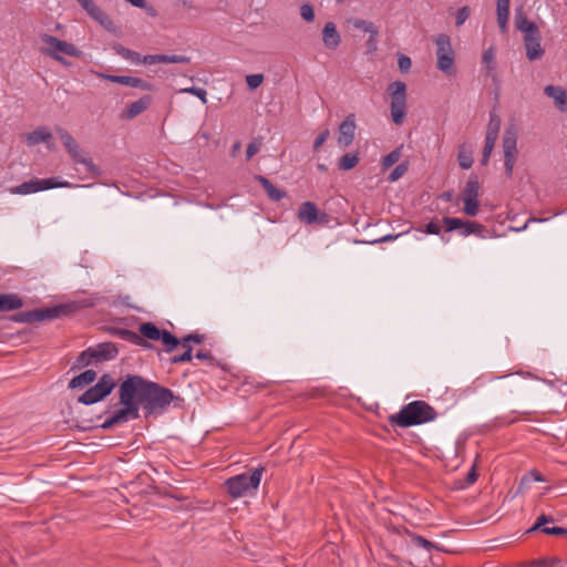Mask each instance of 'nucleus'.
<instances>
[{
  "mask_svg": "<svg viewBox=\"0 0 567 567\" xmlns=\"http://www.w3.org/2000/svg\"><path fill=\"white\" fill-rule=\"evenodd\" d=\"M118 399L122 408L107 416L96 427L110 430L117 424L136 420L140 417V406L143 408L146 415L162 412L172 403L175 394L172 390L141 375L127 374L120 384Z\"/></svg>",
  "mask_w": 567,
  "mask_h": 567,
  "instance_id": "obj_1",
  "label": "nucleus"
},
{
  "mask_svg": "<svg viewBox=\"0 0 567 567\" xmlns=\"http://www.w3.org/2000/svg\"><path fill=\"white\" fill-rule=\"evenodd\" d=\"M437 413L426 401L416 400L402 406L399 413L389 416V422L400 427H410L434 421Z\"/></svg>",
  "mask_w": 567,
  "mask_h": 567,
  "instance_id": "obj_2",
  "label": "nucleus"
},
{
  "mask_svg": "<svg viewBox=\"0 0 567 567\" xmlns=\"http://www.w3.org/2000/svg\"><path fill=\"white\" fill-rule=\"evenodd\" d=\"M494 381H497L496 392L503 400L513 399L525 389V383L513 373L499 377H496L493 373L483 374L475 379L473 385L475 388H481L485 385V383Z\"/></svg>",
  "mask_w": 567,
  "mask_h": 567,
  "instance_id": "obj_3",
  "label": "nucleus"
},
{
  "mask_svg": "<svg viewBox=\"0 0 567 567\" xmlns=\"http://www.w3.org/2000/svg\"><path fill=\"white\" fill-rule=\"evenodd\" d=\"M262 467L255 468L251 473H241L225 482L227 491L233 498L244 497L259 486Z\"/></svg>",
  "mask_w": 567,
  "mask_h": 567,
  "instance_id": "obj_4",
  "label": "nucleus"
},
{
  "mask_svg": "<svg viewBox=\"0 0 567 567\" xmlns=\"http://www.w3.org/2000/svg\"><path fill=\"white\" fill-rule=\"evenodd\" d=\"M41 40L45 44V47L41 49V52L63 65H70V62L66 61L61 53L75 58L81 55V51L74 44L60 40L56 37L42 34Z\"/></svg>",
  "mask_w": 567,
  "mask_h": 567,
  "instance_id": "obj_5",
  "label": "nucleus"
},
{
  "mask_svg": "<svg viewBox=\"0 0 567 567\" xmlns=\"http://www.w3.org/2000/svg\"><path fill=\"white\" fill-rule=\"evenodd\" d=\"M391 95V116L396 125L404 122L406 109V85L404 82L395 81L389 85Z\"/></svg>",
  "mask_w": 567,
  "mask_h": 567,
  "instance_id": "obj_6",
  "label": "nucleus"
},
{
  "mask_svg": "<svg viewBox=\"0 0 567 567\" xmlns=\"http://www.w3.org/2000/svg\"><path fill=\"white\" fill-rule=\"evenodd\" d=\"M115 385L116 383L114 379L110 374L105 373L99 379L95 385L91 386L82 395H80L78 401L85 405L100 402L109 394H111Z\"/></svg>",
  "mask_w": 567,
  "mask_h": 567,
  "instance_id": "obj_7",
  "label": "nucleus"
},
{
  "mask_svg": "<svg viewBox=\"0 0 567 567\" xmlns=\"http://www.w3.org/2000/svg\"><path fill=\"white\" fill-rule=\"evenodd\" d=\"M437 69L443 73L451 75L454 73V51L451 44V38L441 33L435 38Z\"/></svg>",
  "mask_w": 567,
  "mask_h": 567,
  "instance_id": "obj_8",
  "label": "nucleus"
},
{
  "mask_svg": "<svg viewBox=\"0 0 567 567\" xmlns=\"http://www.w3.org/2000/svg\"><path fill=\"white\" fill-rule=\"evenodd\" d=\"M502 146L505 173L507 177H512L517 156V128L514 124L505 128Z\"/></svg>",
  "mask_w": 567,
  "mask_h": 567,
  "instance_id": "obj_9",
  "label": "nucleus"
},
{
  "mask_svg": "<svg viewBox=\"0 0 567 567\" xmlns=\"http://www.w3.org/2000/svg\"><path fill=\"white\" fill-rule=\"evenodd\" d=\"M442 223L446 231L458 230L462 237H468L470 235H476L484 238L485 226L476 221L463 220L455 217H443Z\"/></svg>",
  "mask_w": 567,
  "mask_h": 567,
  "instance_id": "obj_10",
  "label": "nucleus"
},
{
  "mask_svg": "<svg viewBox=\"0 0 567 567\" xmlns=\"http://www.w3.org/2000/svg\"><path fill=\"white\" fill-rule=\"evenodd\" d=\"M93 302L89 303H80V302H72V303H65V305H59L50 308H40L34 309V316L35 321H51L54 320L63 315H69L71 312H74L79 310L80 308L84 307H92Z\"/></svg>",
  "mask_w": 567,
  "mask_h": 567,
  "instance_id": "obj_11",
  "label": "nucleus"
},
{
  "mask_svg": "<svg viewBox=\"0 0 567 567\" xmlns=\"http://www.w3.org/2000/svg\"><path fill=\"white\" fill-rule=\"evenodd\" d=\"M99 76L113 83L141 89L144 91H154V85L141 78L127 76V75H111L99 73Z\"/></svg>",
  "mask_w": 567,
  "mask_h": 567,
  "instance_id": "obj_12",
  "label": "nucleus"
},
{
  "mask_svg": "<svg viewBox=\"0 0 567 567\" xmlns=\"http://www.w3.org/2000/svg\"><path fill=\"white\" fill-rule=\"evenodd\" d=\"M190 341L194 343H202L204 341V336L199 333H189L182 339V347L185 348V351L181 355H175L169 359L171 363L177 364L183 362H188L193 358V348L190 346Z\"/></svg>",
  "mask_w": 567,
  "mask_h": 567,
  "instance_id": "obj_13",
  "label": "nucleus"
},
{
  "mask_svg": "<svg viewBox=\"0 0 567 567\" xmlns=\"http://www.w3.org/2000/svg\"><path fill=\"white\" fill-rule=\"evenodd\" d=\"M540 41H542L540 32H537L536 34L524 37V47L526 50V58L529 61L539 60L545 54V50L542 48Z\"/></svg>",
  "mask_w": 567,
  "mask_h": 567,
  "instance_id": "obj_14",
  "label": "nucleus"
},
{
  "mask_svg": "<svg viewBox=\"0 0 567 567\" xmlns=\"http://www.w3.org/2000/svg\"><path fill=\"white\" fill-rule=\"evenodd\" d=\"M355 132L354 116L349 115L339 126L338 144L348 147L353 143Z\"/></svg>",
  "mask_w": 567,
  "mask_h": 567,
  "instance_id": "obj_15",
  "label": "nucleus"
},
{
  "mask_svg": "<svg viewBox=\"0 0 567 567\" xmlns=\"http://www.w3.org/2000/svg\"><path fill=\"white\" fill-rule=\"evenodd\" d=\"M544 93L554 100L555 106L560 112H567V90L560 85H547Z\"/></svg>",
  "mask_w": 567,
  "mask_h": 567,
  "instance_id": "obj_16",
  "label": "nucleus"
},
{
  "mask_svg": "<svg viewBox=\"0 0 567 567\" xmlns=\"http://www.w3.org/2000/svg\"><path fill=\"white\" fill-rule=\"evenodd\" d=\"M52 133L47 126H39L25 135V142L29 146L45 143L49 150H53V145L50 143Z\"/></svg>",
  "mask_w": 567,
  "mask_h": 567,
  "instance_id": "obj_17",
  "label": "nucleus"
},
{
  "mask_svg": "<svg viewBox=\"0 0 567 567\" xmlns=\"http://www.w3.org/2000/svg\"><path fill=\"white\" fill-rule=\"evenodd\" d=\"M514 22L516 29L520 31L524 37L540 32L537 24L534 21L528 20L522 8L515 10Z\"/></svg>",
  "mask_w": 567,
  "mask_h": 567,
  "instance_id": "obj_18",
  "label": "nucleus"
},
{
  "mask_svg": "<svg viewBox=\"0 0 567 567\" xmlns=\"http://www.w3.org/2000/svg\"><path fill=\"white\" fill-rule=\"evenodd\" d=\"M322 42L327 49L336 50L341 43L340 33L333 22L329 21L322 29Z\"/></svg>",
  "mask_w": 567,
  "mask_h": 567,
  "instance_id": "obj_19",
  "label": "nucleus"
},
{
  "mask_svg": "<svg viewBox=\"0 0 567 567\" xmlns=\"http://www.w3.org/2000/svg\"><path fill=\"white\" fill-rule=\"evenodd\" d=\"M319 210L312 202H305L298 209V219L307 225H312L319 221Z\"/></svg>",
  "mask_w": 567,
  "mask_h": 567,
  "instance_id": "obj_20",
  "label": "nucleus"
},
{
  "mask_svg": "<svg viewBox=\"0 0 567 567\" xmlns=\"http://www.w3.org/2000/svg\"><path fill=\"white\" fill-rule=\"evenodd\" d=\"M152 103V96L151 95H144L137 101H134L127 107L125 109L124 116L127 120H133L141 113H143L145 110L148 109V106Z\"/></svg>",
  "mask_w": 567,
  "mask_h": 567,
  "instance_id": "obj_21",
  "label": "nucleus"
},
{
  "mask_svg": "<svg viewBox=\"0 0 567 567\" xmlns=\"http://www.w3.org/2000/svg\"><path fill=\"white\" fill-rule=\"evenodd\" d=\"M93 353L95 354V361L99 362L114 359L118 351L114 343L103 342L93 348Z\"/></svg>",
  "mask_w": 567,
  "mask_h": 567,
  "instance_id": "obj_22",
  "label": "nucleus"
},
{
  "mask_svg": "<svg viewBox=\"0 0 567 567\" xmlns=\"http://www.w3.org/2000/svg\"><path fill=\"white\" fill-rule=\"evenodd\" d=\"M114 334L120 339L127 341L135 346H141L144 348H151L152 346L144 340L137 332H134L130 329L118 328L114 330Z\"/></svg>",
  "mask_w": 567,
  "mask_h": 567,
  "instance_id": "obj_23",
  "label": "nucleus"
},
{
  "mask_svg": "<svg viewBox=\"0 0 567 567\" xmlns=\"http://www.w3.org/2000/svg\"><path fill=\"white\" fill-rule=\"evenodd\" d=\"M255 179L264 187L268 197L274 202H279L286 197V192L277 188L268 178L262 175H256Z\"/></svg>",
  "mask_w": 567,
  "mask_h": 567,
  "instance_id": "obj_24",
  "label": "nucleus"
},
{
  "mask_svg": "<svg viewBox=\"0 0 567 567\" xmlns=\"http://www.w3.org/2000/svg\"><path fill=\"white\" fill-rule=\"evenodd\" d=\"M55 132L59 135L70 157L78 153L79 151H81L80 145L78 144L75 138L65 128L56 126Z\"/></svg>",
  "mask_w": 567,
  "mask_h": 567,
  "instance_id": "obj_25",
  "label": "nucleus"
},
{
  "mask_svg": "<svg viewBox=\"0 0 567 567\" xmlns=\"http://www.w3.org/2000/svg\"><path fill=\"white\" fill-rule=\"evenodd\" d=\"M55 132L59 135L70 157L78 153L79 151H81L80 145L78 144L75 138L65 128L56 126Z\"/></svg>",
  "mask_w": 567,
  "mask_h": 567,
  "instance_id": "obj_26",
  "label": "nucleus"
},
{
  "mask_svg": "<svg viewBox=\"0 0 567 567\" xmlns=\"http://www.w3.org/2000/svg\"><path fill=\"white\" fill-rule=\"evenodd\" d=\"M55 132L59 135L70 157L78 153L79 151H81L80 145L78 144L75 138L65 128L56 126Z\"/></svg>",
  "mask_w": 567,
  "mask_h": 567,
  "instance_id": "obj_27",
  "label": "nucleus"
},
{
  "mask_svg": "<svg viewBox=\"0 0 567 567\" xmlns=\"http://www.w3.org/2000/svg\"><path fill=\"white\" fill-rule=\"evenodd\" d=\"M509 3L511 0H497L496 14L497 23L502 33L507 32V22L509 18Z\"/></svg>",
  "mask_w": 567,
  "mask_h": 567,
  "instance_id": "obj_28",
  "label": "nucleus"
},
{
  "mask_svg": "<svg viewBox=\"0 0 567 567\" xmlns=\"http://www.w3.org/2000/svg\"><path fill=\"white\" fill-rule=\"evenodd\" d=\"M22 299L14 293H0V312L20 309Z\"/></svg>",
  "mask_w": 567,
  "mask_h": 567,
  "instance_id": "obj_29",
  "label": "nucleus"
},
{
  "mask_svg": "<svg viewBox=\"0 0 567 567\" xmlns=\"http://www.w3.org/2000/svg\"><path fill=\"white\" fill-rule=\"evenodd\" d=\"M93 20L99 22L104 29L110 32L116 31V25L113 20L100 8L95 7L87 13Z\"/></svg>",
  "mask_w": 567,
  "mask_h": 567,
  "instance_id": "obj_30",
  "label": "nucleus"
},
{
  "mask_svg": "<svg viewBox=\"0 0 567 567\" xmlns=\"http://www.w3.org/2000/svg\"><path fill=\"white\" fill-rule=\"evenodd\" d=\"M480 182L477 175L472 174L462 192V200L478 199Z\"/></svg>",
  "mask_w": 567,
  "mask_h": 567,
  "instance_id": "obj_31",
  "label": "nucleus"
},
{
  "mask_svg": "<svg viewBox=\"0 0 567 567\" xmlns=\"http://www.w3.org/2000/svg\"><path fill=\"white\" fill-rule=\"evenodd\" d=\"M140 336L145 340H161L165 330L158 329L153 322H144L138 328Z\"/></svg>",
  "mask_w": 567,
  "mask_h": 567,
  "instance_id": "obj_32",
  "label": "nucleus"
},
{
  "mask_svg": "<svg viewBox=\"0 0 567 567\" xmlns=\"http://www.w3.org/2000/svg\"><path fill=\"white\" fill-rule=\"evenodd\" d=\"M38 192L48 190L52 188H60V187H72L73 185L69 183L68 181H60L58 177H50V178H43L38 179L35 178Z\"/></svg>",
  "mask_w": 567,
  "mask_h": 567,
  "instance_id": "obj_33",
  "label": "nucleus"
},
{
  "mask_svg": "<svg viewBox=\"0 0 567 567\" xmlns=\"http://www.w3.org/2000/svg\"><path fill=\"white\" fill-rule=\"evenodd\" d=\"M96 372L94 370H86L79 375L74 377L70 383V389L83 388L91 384L96 379Z\"/></svg>",
  "mask_w": 567,
  "mask_h": 567,
  "instance_id": "obj_34",
  "label": "nucleus"
},
{
  "mask_svg": "<svg viewBox=\"0 0 567 567\" xmlns=\"http://www.w3.org/2000/svg\"><path fill=\"white\" fill-rule=\"evenodd\" d=\"M351 23L355 29L362 30L365 33H370L369 42H371L373 40V38H377L379 34L378 29L371 21L357 18V19H353L351 21Z\"/></svg>",
  "mask_w": 567,
  "mask_h": 567,
  "instance_id": "obj_35",
  "label": "nucleus"
},
{
  "mask_svg": "<svg viewBox=\"0 0 567 567\" xmlns=\"http://www.w3.org/2000/svg\"><path fill=\"white\" fill-rule=\"evenodd\" d=\"M10 193L14 194V195H28V194L38 193V186H37L35 178L30 179L28 182H23L22 184L10 188Z\"/></svg>",
  "mask_w": 567,
  "mask_h": 567,
  "instance_id": "obj_36",
  "label": "nucleus"
},
{
  "mask_svg": "<svg viewBox=\"0 0 567 567\" xmlns=\"http://www.w3.org/2000/svg\"><path fill=\"white\" fill-rule=\"evenodd\" d=\"M359 163V156L355 153H347L342 155L338 162V167L340 171H350L355 167Z\"/></svg>",
  "mask_w": 567,
  "mask_h": 567,
  "instance_id": "obj_37",
  "label": "nucleus"
},
{
  "mask_svg": "<svg viewBox=\"0 0 567 567\" xmlns=\"http://www.w3.org/2000/svg\"><path fill=\"white\" fill-rule=\"evenodd\" d=\"M457 161H458V165L463 169L471 168L473 165L472 151L464 145L461 146L458 150V154H457Z\"/></svg>",
  "mask_w": 567,
  "mask_h": 567,
  "instance_id": "obj_38",
  "label": "nucleus"
},
{
  "mask_svg": "<svg viewBox=\"0 0 567 567\" xmlns=\"http://www.w3.org/2000/svg\"><path fill=\"white\" fill-rule=\"evenodd\" d=\"M94 357L95 354L93 353V348H89L82 351L75 360L74 368H82L96 362Z\"/></svg>",
  "mask_w": 567,
  "mask_h": 567,
  "instance_id": "obj_39",
  "label": "nucleus"
},
{
  "mask_svg": "<svg viewBox=\"0 0 567 567\" xmlns=\"http://www.w3.org/2000/svg\"><path fill=\"white\" fill-rule=\"evenodd\" d=\"M499 128L501 118L497 115V113L493 111L489 113V121L486 128V135L498 137Z\"/></svg>",
  "mask_w": 567,
  "mask_h": 567,
  "instance_id": "obj_40",
  "label": "nucleus"
},
{
  "mask_svg": "<svg viewBox=\"0 0 567 567\" xmlns=\"http://www.w3.org/2000/svg\"><path fill=\"white\" fill-rule=\"evenodd\" d=\"M161 341L163 342L166 352H172L178 344L182 346V340L173 336L167 330H165Z\"/></svg>",
  "mask_w": 567,
  "mask_h": 567,
  "instance_id": "obj_41",
  "label": "nucleus"
},
{
  "mask_svg": "<svg viewBox=\"0 0 567 567\" xmlns=\"http://www.w3.org/2000/svg\"><path fill=\"white\" fill-rule=\"evenodd\" d=\"M412 542H413L414 545H416L419 547H423L427 551H430L432 549H435L437 551H443V548H441L437 544H434V543L427 540L426 538H424L423 536H420V535L414 536Z\"/></svg>",
  "mask_w": 567,
  "mask_h": 567,
  "instance_id": "obj_42",
  "label": "nucleus"
},
{
  "mask_svg": "<svg viewBox=\"0 0 567 567\" xmlns=\"http://www.w3.org/2000/svg\"><path fill=\"white\" fill-rule=\"evenodd\" d=\"M178 93L195 95L202 101L203 104L207 103V92L202 87H197V86L184 87V89H181L178 91Z\"/></svg>",
  "mask_w": 567,
  "mask_h": 567,
  "instance_id": "obj_43",
  "label": "nucleus"
},
{
  "mask_svg": "<svg viewBox=\"0 0 567 567\" xmlns=\"http://www.w3.org/2000/svg\"><path fill=\"white\" fill-rule=\"evenodd\" d=\"M400 156H401L400 148H395L392 152H390L388 155H385L382 158V163H381L382 168L384 171L390 168L392 165H394L400 159Z\"/></svg>",
  "mask_w": 567,
  "mask_h": 567,
  "instance_id": "obj_44",
  "label": "nucleus"
},
{
  "mask_svg": "<svg viewBox=\"0 0 567 567\" xmlns=\"http://www.w3.org/2000/svg\"><path fill=\"white\" fill-rule=\"evenodd\" d=\"M532 567H563L561 560L555 557H547L532 563Z\"/></svg>",
  "mask_w": 567,
  "mask_h": 567,
  "instance_id": "obj_45",
  "label": "nucleus"
},
{
  "mask_svg": "<svg viewBox=\"0 0 567 567\" xmlns=\"http://www.w3.org/2000/svg\"><path fill=\"white\" fill-rule=\"evenodd\" d=\"M190 59L186 55L178 54H161V63H188Z\"/></svg>",
  "mask_w": 567,
  "mask_h": 567,
  "instance_id": "obj_46",
  "label": "nucleus"
},
{
  "mask_svg": "<svg viewBox=\"0 0 567 567\" xmlns=\"http://www.w3.org/2000/svg\"><path fill=\"white\" fill-rule=\"evenodd\" d=\"M464 207L463 212L464 214L468 216H476L478 214V199H470V200H463Z\"/></svg>",
  "mask_w": 567,
  "mask_h": 567,
  "instance_id": "obj_47",
  "label": "nucleus"
},
{
  "mask_svg": "<svg viewBox=\"0 0 567 567\" xmlns=\"http://www.w3.org/2000/svg\"><path fill=\"white\" fill-rule=\"evenodd\" d=\"M482 60L486 64L488 73L495 70L493 48H489L483 52Z\"/></svg>",
  "mask_w": 567,
  "mask_h": 567,
  "instance_id": "obj_48",
  "label": "nucleus"
},
{
  "mask_svg": "<svg viewBox=\"0 0 567 567\" xmlns=\"http://www.w3.org/2000/svg\"><path fill=\"white\" fill-rule=\"evenodd\" d=\"M82 165L91 176L99 177L102 174L101 168L92 161L91 157L85 158Z\"/></svg>",
  "mask_w": 567,
  "mask_h": 567,
  "instance_id": "obj_49",
  "label": "nucleus"
},
{
  "mask_svg": "<svg viewBox=\"0 0 567 567\" xmlns=\"http://www.w3.org/2000/svg\"><path fill=\"white\" fill-rule=\"evenodd\" d=\"M408 171V164L406 163H400L388 176V179L390 182H395L400 179Z\"/></svg>",
  "mask_w": 567,
  "mask_h": 567,
  "instance_id": "obj_50",
  "label": "nucleus"
},
{
  "mask_svg": "<svg viewBox=\"0 0 567 567\" xmlns=\"http://www.w3.org/2000/svg\"><path fill=\"white\" fill-rule=\"evenodd\" d=\"M300 16L307 22H312L315 20V11L311 4L303 3L300 7Z\"/></svg>",
  "mask_w": 567,
  "mask_h": 567,
  "instance_id": "obj_51",
  "label": "nucleus"
},
{
  "mask_svg": "<svg viewBox=\"0 0 567 567\" xmlns=\"http://www.w3.org/2000/svg\"><path fill=\"white\" fill-rule=\"evenodd\" d=\"M555 519L553 516H547L545 514H542L540 516H538L536 523L527 530V533H533L537 529H539L540 527H543L544 525L548 524V523H553Z\"/></svg>",
  "mask_w": 567,
  "mask_h": 567,
  "instance_id": "obj_52",
  "label": "nucleus"
},
{
  "mask_svg": "<svg viewBox=\"0 0 567 567\" xmlns=\"http://www.w3.org/2000/svg\"><path fill=\"white\" fill-rule=\"evenodd\" d=\"M264 81L262 74H250L246 76V82L249 89H257Z\"/></svg>",
  "mask_w": 567,
  "mask_h": 567,
  "instance_id": "obj_53",
  "label": "nucleus"
},
{
  "mask_svg": "<svg viewBox=\"0 0 567 567\" xmlns=\"http://www.w3.org/2000/svg\"><path fill=\"white\" fill-rule=\"evenodd\" d=\"M471 10L468 7H462L456 12L455 24L457 27L462 25L470 17Z\"/></svg>",
  "mask_w": 567,
  "mask_h": 567,
  "instance_id": "obj_54",
  "label": "nucleus"
},
{
  "mask_svg": "<svg viewBox=\"0 0 567 567\" xmlns=\"http://www.w3.org/2000/svg\"><path fill=\"white\" fill-rule=\"evenodd\" d=\"M16 320L19 322L31 323L37 322L34 310L22 311L16 316Z\"/></svg>",
  "mask_w": 567,
  "mask_h": 567,
  "instance_id": "obj_55",
  "label": "nucleus"
},
{
  "mask_svg": "<svg viewBox=\"0 0 567 567\" xmlns=\"http://www.w3.org/2000/svg\"><path fill=\"white\" fill-rule=\"evenodd\" d=\"M261 143L258 141H252L248 144L246 150V159L249 161L255 154L260 151Z\"/></svg>",
  "mask_w": 567,
  "mask_h": 567,
  "instance_id": "obj_56",
  "label": "nucleus"
},
{
  "mask_svg": "<svg viewBox=\"0 0 567 567\" xmlns=\"http://www.w3.org/2000/svg\"><path fill=\"white\" fill-rule=\"evenodd\" d=\"M398 64H399L400 71L405 73V72H408L411 69L412 62H411V59L409 56L400 55Z\"/></svg>",
  "mask_w": 567,
  "mask_h": 567,
  "instance_id": "obj_57",
  "label": "nucleus"
},
{
  "mask_svg": "<svg viewBox=\"0 0 567 567\" xmlns=\"http://www.w3.org/2000/svg\"><path fill=\"white\" fill-rule=\"evenodd\" d=\"M542 532L546 535L567 536V528H564V527H543Z\"/></svg>",
  "mask_w": 567,
  "mask_h": 567,
  "instance_id": "obj_58",
  "label": "nucleus"
},
{
  "mask_svg": "<svg viewBox=\"0 0 567 567\" xmlns=\"http://www.w3.org/2000/svg\"><path fill=\"white\" fill-rule=\"evenodd\" d=\"M496 141H497L496 136L485 135V143H484L483 153L491 154L493 148H494V146H495V142Z\"/></svg>",
  "mask_w": 567,
  "mask_h": 567,
  "instance_id": "obj_59",
  "label": "nucleus"
},
{
  "mask_svg": "<svg viewBox=\"0 0 567 567\" xmlns=\"http://www.w3.org/2000/svg\"><path fill=\"white\" fill-rule=\"evenodd\" d=\"M424 231L429 235H440L441 227L437 221L432 220L425 225Z\"/></svg>",
  "mask_w": 567,
  "mask_h": 567,
  "instance_id": "obj_60",
  "label": "nucleus"
},
{
  "mask_svg": "<svg viewBox=\"0 0 567 567\" xmlns=\"http://www.w3.org/2000/svg\"><path fill=\"white\" fill-rule=\"evenodd\" d=\"M330 133H329V130H324L322 131L315 140V143H313V148L317 151L319 150V147L327 141V138L329 137Z\"/></svg>",
  "mask_w": 567,
  "mask_h": 567,
  "instance_id": "obj_61",
  "label": "nucleus"
},
{
  "mask_svg": "<svg viewBox=\"0 0 567 567\" xmlns=\"http://www.w3.org/2000/svg\"><path fill=\"white\" fill-rule=\"evenodd\" d=\"M143 64H156L161 63V54H147L142 56Z\"/></svg>",
  "mask_w": 567,
  "mask_h": 567,
  "instance_id": "obj_62",
  "label": "nucleus"
},
{
  "mask_svg": "<svg viewBox=\"0 0 567 567\" xmlns=\"http://www.w3.org/2000/svg\"><path fill=\"white\" fill-rule=\"evenodd\" d=\"M76 1L86 13L91 12V10L96 7V4L93 0H76Z\"/></svg>",
  "mask_w": 567,
  "mask_h": 567,
  "instance_id": "obj_63",
  "label": "nucleus"
},
{
  "mask_svg": "<svg viewBox=\"0 0 567 567\" xmlns=\"http://www.w3.org/2000/svg\"><path fill=\"white\" fill-rule=\"evenodd\" d=\"M125 60H127L132 63L138 64V63H142V55L138 52L131 50L128 52L127 56L125 58Z\"/></svg>",
  "mask_w": 567,
  "mask_h": 567,
  "instance_id": "obj_64",
  "label": "nucleus"
}]
</instances>
